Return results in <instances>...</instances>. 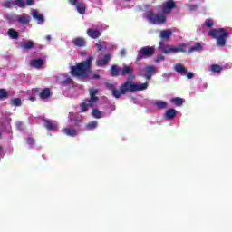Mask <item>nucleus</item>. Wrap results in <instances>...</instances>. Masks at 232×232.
Wrapping results in <instances>:
<instances>
[{
	"label": "nucleus",
	"instance_id": "28",
	"mask_svg": "<svg viewBox=\"0 0 232 232\" xmlns=\"http://www.w3.org/2000/svg\"><path fill=\"white\" fill-rule=\"evenodd\" d=\"M170 102L175 104V106H182V104H184V99L180 97H174L170 99Z\"/></svg>",
	"mask_w": 232,
	"mask_h": 232
},
{
	"label": "nucleus",
	"instance_id": "47",
	"mask_svg": "<svg viewBox=\"0 0 232 232\" xmlns=\"http://www.w3.org/2000/svg\"><path fill=\"white\" fill-rule=\"evenodd\" d=\"M198 8V6L196 5H190V10H197Z\"/></svg>",
	"mask_w": 232,
	"mask_h": 232
},
{
	"label": "nucleus",
	"instance_id": "49",
	"mask_svg": "<svg viewBox=\"0 0 232 232\" xmlns=\"http://www.w3.org/2000/svg\"><path fill=\"white\" fill-rule=\"evenodd\" d=\"M78 122H82V120H79Z\"/></svg>",
	"mask_w": 232,
	"mask_h": 232
},
{
	"label": "nucleus",
	"instance_id": "3",
	"mask_svg": "<svg viewBox=\"0 0 232 232\" xmlns=\"http://www.w3.org/2000/svg\"><path fill=\"white\" fill-rule=\"evenodd\" d=\"M208 35L212 37V39H216L217 46H220L222 48L226 46L227 37H229V32L225 28L211 29L208 32Z\"/></svg>",
	"mask_w": 232,
	"mask_h": 232
},
{
	"label": "nucleus",
	"instance_id": "2",
	"mask_svg": "<svg viewBox=\"0 0 232 232\" xmlns=\"http://www.w3.org/2000/svg\"><path fill=\"white\" fill-rule=\"evenodd\" d=\"M132 79L127 80L120 87V97L126 95V93H133V92H143V90H148V82L141 84H137Z\"/></svg>",
	"mask_w": 232,
	"mask_h": 232
},
{
	"label": "nucleus",
	"instance_id": "12",
	"mask_svg": "<svg viewBox=\"0 0 232 232\" xmlns=\"http://www.w3.org/2000/svg\"><path fill=\"white\" fill-rule=\"evenodd\" d=\"M105 87L107 90L112 92V96L115 97V99H121V91L115 89V84L111 82H105Z\"/></svg>",
	"mask_w": 232,
	"mask_h": 232
},
{
	"label": "nucleus",
	"instance_id": "26",
	"mask_svg": "<svg viewBox=\"0 0 232 232\" xmlns=\"http://www.w3.org/2000/svg\"><path fill=\"white\" fill-rule=\"evenodd\" d=\"M204 49L201 43H196L194 46L188 49V53H193V52H200Z\"/></svg>",
	"mask_w": 232,
	"mask_h": 232
},
{
	"label": "nucleus",
	"instance_id": "34",
	"mask_svg": "<svg viewBox=\"0 0 232 232\" xmlns=\"http://www.w3.org/2000/svg\"><path fill=\"white\" fill-rule=\"evenodd\" d=\"M99 126V123L96 121H91L86 125L87 130H95Z\"/></svg>",
	"mask_w": 232,
	"mask_h": 232
},
{
	"label": "nucleus",
	"instance_id": "9",
	"mask_svg": "<svg viewBox=\"0 0 232 232\" xmlns=\"http://www.w3.org/2000/svg\"><path fill=\"white\" fill-rule=\"evenodd\" d=\"M173 8H177V5L174 3L173 0H169L161 6L162 14H164L165 15H169V14H171V10H173Z\"/></svg>",
	"mask_w": 232,
	"mask_h": 232
},
{
	"label": "nucleus",
	"instance_id": "39",
	"mask_svg": "<svg viewBox=\"0 0 232 232\" xmlns=\"http://www.w3.org/2000/svg\"><path fill=\"white\" fill-rule=\"evenodd\" d=\"M214 23H213V20L211 19H207L205 21V26H207V28H212Z\"/></svg>",
	"mask_w": 232,
	"mask_h": 232
},
{
	"label": "nucleus",
	"instance_id": "29",
	"mask_svg": "<svg viewBox=\"0 0 232 232\" xmlns=\"http://www.w3.org/2000/svg\"><path fill=\"white\" fill-rule=\"evenodd\" d=\"M7 35L11 37V39H19V33H17L14 28H10L7 31Z\"/></svg>",
	"mask_w": 232,
	"mask_h": 232
},
{
	"label": "nucleus",
	"instance_id": "36",
	"mask_svg": "<svg viewBox=\"0 0 232 232\" xmlns=\"http://www.w3.org/2000/svg\"><path fill=\"white\" fill-rule=\"evenodd\" d=\"M11 104L13 106H21V104H23V102H21V98H14L11 100Z\"/></svg>",
	"mask_w": 232,
	"mask_h": 232
},
{
	"label": "nucleus",
	"instance_id": "40",
	"mask_svg": "<svg viewBox=\"0 0 232 232\" xmlns=\"http://www.w3.org/2000/svg\"><path fill=\"white\" fill-rule=\"evenodd\" d=\"M160 61H164V55H162V54H159V55L155 58V63H160Z\"/></svg>",
	"mask_w": 232,
	"mask_h": 232
},
{
	"label": "nucleus",
	"instance_id": "51",
	"mask_svg": "<svg viewBox=\"0 0 232 232\" xmlns=\"http://www.w3.org/2000/svg\"><path fill=\"white\" fill-rule=\"evenodd\" d=\"M125 1H130V0H125Z\"/></svg>",
	"mask_w": 232,
	"mask_h": 232
},
{
	"label": "nucleus",
	"instance_id": "1",
	"mask_svg": "<svg viewBox=\"0 0 232 232\" xmlns=\"http://www.w3.org/2000/svg\"><path fill=\"white\" fill-rule=\"evenodd\" d=\"M92 61H93V56H89L85 61L72 66L70 74L72 77L82 78L83 81H90V79H100L101 75L93 74V72L92 71Z\"/></svg>",
	"mask_w": 232,
	"mask_h": 232
},
{
	"label": "nucleus",
	"instance_id": "13",
	"mask_svg": "<svg viewBox=\"0 0 232 232\" xmlns=\"http://www.w3.org/2000/svg\"><path fill=\"white\" fill-rule=\"evenodd\" d=\"M110 61H111V54L106 53L104 54L102 59L96 61V66H99L100 68L102 66H106V64H108Z\"/></svg>",
	"mask_w": 232,
	"mask_h": 232
},
{
	"label": "nucleus",
	"instance_id": "8",
	"mask_svg": "<svg viewBox=\"0 0 232 232\" xmlns=\"http://www.w3.org/2000/svg\"><path fill=\"white\" fill-rule=\"evenodd\" d=\"M69 5L76 6V10L80 15H84L86 14V6L79 0H68Z\"/></svg>",
	"mask_w": 232,
	"mask_h": 232
},
{
	"label": "nucleus",
	"instance_id": "31",
	"mask_svg": "<svg viewBox=\"0 0 232 232\" xmlns=\"http://www.w3.org/2000/svg\"><path fill=\"white\" fill-rule=\"evenodd\" d=\"M13 6H18V8H24L26 2L24 0H14L13 1Z\"/></svg>",
	"mask_w": 232,
	"mask_h": 232
},
{
	"label": "nucleus",
	"instance_id": "38",
	"mask_svg": "<svg viewBox=\"0 0 232 232\" xmlns=\"http://www.w3.org/2000/svg\"><path fill=\"white\" fill-rule=\"evenodd\" d=\"M12 6H14V1H13V2L5 1V2L3 4V7H4V8H12Z\"/></svg>",
	"mask_w": 232,
	"mask_h": 232
},
{
	"label": "nucleus",
	"instance_id": "18",
	"mask_svg": "<svg viewBox=\"0 0 232 232\" xmlns=\"http://www.w3.org/2000/svg\"><path fill=\"white\" fill-rule=\"evenodd\" d=\"M44 64V61H43V59L39 58V59H33L30 61V66H32V68H43V65Z\"/></svg>",
	"mask_w": 232,
	"mask_h": 232
},
{
	"label": "nucleus",
	"instance_id": "16",
	"mask_svg": "<svg viewBox=\"0 0 232 232\" xmlns=\"http://www.w3.org/2000/svg\"><path fill=\"white\" fill-rule=\"evenodd\" d=\"M63 132L67 135V137H77V130L73 129L72 126L63 128Z\"/></svg>",
	"mask_w": 232,
	"mask_h": 232
},
{
	"label": "nucleus",
	"instance_id": "50",
	"mask_svg": "<svg viewBox=\"0 0 232 232\" xmlns=\"http://www.w3.org/2000/svg\"><path fill=\"white\" fill-rule=\"evenodd\" d=\"M3 150V147L0 146V151Z\"/></svg>",
	"mask_w": 232,
	"mask_h": 232
},
{
	"label": "nucleus",
	"instance_id": "30",
	"mask_svg": "<svg viewBox=\"0 0 232 232\" xmlns=\"http://www.w3.org/2000/svg\"><path fill=\"white\" fill-rule=\"evenodd\" d=\"M92 116L94 119H102V111H101L99 109L94 108L92 111Z\"/></svg>",
	"mask_w": 232,
	"mask_h": 232
},
{
	"label": "nucleus",
	"instance_id": "42",
	"mask_svg": "<svg viewBox=\"0 0 232 232\" xmlns=\"http://www.w3.org/2000/svg\"><path fill=\"white\" fill-rule=\"evenodd\" d=\"M27 144H29V146H34V144H35V140H34V138H28Z\"/></svg>",
	"mask_w": 232,
	"mask_h": 232
},
{
	"label": "nucleus",
	"instance_id": "20",
	"mask_svg": "<svg viewBox=\"0 0 232 232\" xmlns=\"http://www.w3.org/2000/svg\"><path fill=\"white\" fill-rule=\"evenodd\" d=\"M44 128H46V130H49L50 131L57 130V124L50 120H44Z\"/></svg>",
	"mask_w": 232,
	"mask_h": 232
},
{
	"label": "nucleus",
	"instance_id": "7",
	"mask_svg": "<svg viewBox=\"0 0 232 232\" xmlns=\"http://www.w3.org/2000/svg\"><path fill=\"white\" fill-rule=\"evenodd\" d=\"M153 55H155V48L153 46H144L138 51L136 61H142V59L153 57Z\"/></svg>",
	"mask_w": 232,
	"mask_h": 232
},
{
	"label": "nucleus",
	"instance_id": "24",
	"mask_svg": "<svg viewBox=\"0 0 232 232\" xmlns=\"http://www.w3.org/2000/svg\"><path fill=\"white\" fill-rule=\"evenodd\" d=\"M34 46H35V43H34V41L29 40L27 42H24L21 44V48L23 50H32V48H34Z\"/></svg>",
	"mask_w": 232,
	"mask_h": 232
},
{
	"label": "nucleus",
	"instance_id": "35",
	"mask_svg": "<svg viewBox=\"0 0 232 232\" xmlns=\"http://www.w3.org/2000/svg\"><path fill=\"white\" fill-rule=\"evenodd\" d=\"M70 84H73V80L71 77L62 81V86H70Z\"/></svg>",
	"mask_w": 232,
	"mask_h": 232
},
{
	"label": "nucleus",
	"instance_id": "10",
	"mask_svg": "<svg viewBox=\"0 0 232 232\" xmlns=\"http://www.w3.org/2000/svg\"><path fill=\"white\" fill-rule=\"evenodd\" d=\"M133 72H135V69L132 66L125 65L121 67L120 75L121 77H124V75H129V79H135V75H133Z\"/></svg>",
	"mask_w": 232,
	"mask_h": 232
},
{
	"label": "nucleus",
	"instance_id": "21",
	"mask_svg": "<svg viewBox=\"0 0 232 232\" xmlns=\"http://www.w3.org/2000/svg\"><path fill=\"white\" fill-rule=\"evenodd\" d=\"M174 117H177V110L175 109H169L165 112V119L168 121H172Z\"/></svg>",
	"mask_w": 232,
	"mask_h": 232
},
{
	"label": "nucleus",
	"instance_id": "27",
	"mask_svg": "<svg viewBox=\"0 0 232 232\" xmlns=\"http://www.w3.org/2000/svg\"><path fill=\"white\" fill-rule=\"evenodd\" d=\"M154 104L157 106L158 110H166L168 108V102L160 100L156 101Z\"/></svg>",
	"mask_w": 232,
	"mask_h": 232
},
{
	"label": "nucleus",
	"instance_id": "17",
	"mask_svg": "<svg viewBox=\"0 0 232 232\" xmlns=\"http://www.w3.org/2000/svg\"><path fill=\"white\" fill-rule=\"evenodd\" d=\"M171 35H173V32L170 29L162 30L160 34V39H163L164 41H169V39L171 38Z\"/></svg>",
	"mask_w": 232,
	"mask_h": 232
},
{
	"label": "nucleus",
	"instance_id": "43",
	"mask_svg": "<svg viewBox=\"0 0 232 232\" xmlns=\"http://www.w3.org/2000/svg\"><path fill=\"white\" fill-rule=\"evenodd\" d=\"M16 128H17V130H24V127H23V122H21V121H17L16 122Z\"/></svg>",
	"mask_w": 232,
	"mask_h": 232
},
{
	"label": "nucleus",
	"instance_id": "19",
	"mask_svg": "<svg viewBox=\"0 0 232 232\" xmlns=\"http://www.w3.org/2000/svg\"><path fill=\"white\" fill-rule=\"evenodd\" d=\"M87 35L91 37V39H98V37H101V31L89 28L87 29Z\"/></svg>",
	"mask_w": 232,
	"mask_h": 232
},
{
	"label": "nucleus",
	"instance_id": "41",
	"mask_svg": "<svg viewBox=\"0 0 232 232\" xmlns=\"http://www.w3.org/2000/svg\"><path fill=\"white\" fill-rule=\"evenodd\" d=\"M96 48H98V52H102V43L101 41H99L98 43H96Z\"/></svg>",
	"mask_w": 232,
	"mask_h": 232
},
{
	"label": "nucleus",
	"instance_id": "37",
	"mask_svg": "<svg viewBox=\"0 0 232 232\" xmlns=\"http://www.w3.org/2000/svg\"><path fill=\"white\" fill-rule=\"evenodd\" d=\"M8 92L5 89H0V99H6Z\"/></svg>",
	"mask_w": 232,
	"mask_h": 232
},
{
	"label": "nucleus",
	"instance_id": "48",
	"mask_svg": "<svg viewBox=\"0 0 232 232\" xmlns=\"http://www.w3.org/2000/svg\"><path fill=\"white\" fill-rule=\"evenodd\" d=\"M45 39H46V41H51V40H52V36H51V35H47V36L45 37Z\"/></svg>",
	"mask_w": 232,
	"mask_h": 232
},
{
	"label": "nucleus",
	"instance_id": "22",
	"mask_svg": "<svg viewBox=\"0 0 232 232\" xmlns=\"http://www.w3.org/2000/svg\"><path fill=\"white\" fill-rule=\"evenodd\" d=\"M174 69H175V72H177L178 73H180V75H186V73H188V69H186V67H184L182 63L176 64Z\"/></svg>",
	"mask_w": 232,
	"mask_h": 232
},
{
	"label": "nucleus",
	"instance_id": "52",
	"mask_svg": "<svg viewBox=\"0 0 232 232\" xmlns=\"http://www.w3.org/2000/svg\"><path fill=\"white\" fill-rule=\"evenodd\" d=\"M0 137H1V133H0Z\"/></svg>",
	"mask_w": 232,
	"mask_h": 232
},
{
	"label": "nucleus",
	"instance_id": "5",
	"mask_svg": "<svg viewBox=\"0 0 232 232\" xmlns=\"http://www.w3.org/2000/svg\"><path fill=\"white\" fill-rule=\"evenodd\" d=\"M186 46H188V44H181L178 46H173V45H169V44H164L163 41H160L159 43V48L160 50L161 53H163L165 55H169V53H186Z\"/></svg>",
	"mask_w": 232,
	"mask_h": 232
},
{
	"label": "nucleus",
	"instance_id": "14",
	"mask_svg": "<svg viewBox=\"0 0 232 232\" xmlns=\"http://www.w3.org/2000/svg\"><path fill=\"white\" fill-rule=\"evenodd\" d=\"M72 44L77 48H84L86 47V39L82 37H76L72 40Z\"/></svg>",
	"mask_w": 232,
	"mask_h": 232
},
{
	"label": "nucleus",
	"instance_id": "44",
	"mask_svg": "<svg viewBox=\"0 0 232 232\" xmlns=\"http://www.w3.org/2000/svg\"><path fill=\"white\" fill-rule=\"evenodd\" d=\"M187 79H193V77H195V74H193V72H187Z\"/></svg>",
	"mask_w": 232,
	"mask_h": 232
},
{
	"label": "nucleus",
	"instance_id": "46",
	"mask_svg": "<svg viewBox=\"0 0 232 232\" xmlns=\"http://www.w3.org/2000/svg\"><path fill=\"white\" fill-rule=\"evenodd\" d=\"M121 57H126V50L125 49H122L121 52H120Z\"/></svg>",
	"mask_w": 232,
	"mask_h": 232
},
{
	"label": "nucleus",
	"instance_id": "11",
	"mask_svg": "<svg viewBox=\"0 0 232 232\" xmlns=\"http://www.w3.org/2000/svg\"><path fill=\"white\" fill-rule=\"evenodd\" d=\"M15 21L18 24H30V21H32V17L30 15L20 14L15 16Z\"/></svg>",
	"mask_w": 232,
	"mask_h": 232
},
{
	"label": "nucleus",
	"instance_id": "23",
	"mask_svg": "<svg viewBox=\"0 0 232 232\" xmlns=\"http://www.w3.org/2000/svg\"><path fill=\"white\" fill-rule=\"evenodd\" d=\"M49 97H52V92L50 91V88H44L40 92V99H49Z\"/></svg>",
	"mask_w": 232,
	"mask_h": 232
},
{
	"label": "nucleus",
	"instance_id": "33",
	"mask_svg": "<svg viewBox=\"0 0 232 232\" xmlns=\"http://www.w3.org/2000/svg\"><path fill=\"white\" fill-rule=\"evenodd\" d=\"M210 70L213 72V73H220V72H222V66L218 64H212Z\"/></svg>",
	"mask_w": 232,
	"mask_h": 232
},
{
	"label": "nucleus",
	"instance_id": "4",
	"mask_svg": "<svg viewBox=\"0 0 232 232\" xmlns=\"http://www.w3.org/2000/svg\"><path fill=\"white\" fill-rule=\"evenodd\" d=\"M90 99L84 100V102L80 104L81 111L82 113H86L88 111V107L93 108L95 104L99 102V97H97V93H99V90L95 88H92L89 90Z\"/></svg>",
	"mask_w": 232,
	"mask_h": 232
},
{
	"label": "nucleus",
	"instance_id": "25",
	"mask_svg": "<svg viewBox=\"0 0 232 232\" xmlns=\"http://www.w3.org/2000/svg\"><path fill=\"white\" fill-rule=\"evenodd\" d=\"M121 67L117 65H112L111 68V77H119L121 75Z\"/></svg>",
	"mask_w": 232,
	"mask_h": 232
},
{
	"label": "nucleus",
	"instance_id": "45",
	"mask_svg": "<svg viewBox=\"0 0 232 232\" xmlns=\"http://www.w3.org/2000/svg\"><path fill=\"white\" fill-rule=\"evenodd\" d=\"M27 6H32L34 5V0H26Z\"/></svg>",
	"mask_w": 232,
	"mask_h": 232
},
{
	"label": "nucleus",
	"instance_id": "15",
	"mask_svg": "<svg viewBox=\"0 0 232 232\" xmlns=\"http://www.w3.org/2000/svg\"><path fill=\"white\" fill-rule=\"evenodd\" d=\"M153 73H155V67L153 65H149L145 68V74L143 77L147 79V81H150V79L153 77Z\"/></svg>",
	"mask_w": 232,
	"mask_h": 232
},
{
	"label": "nucleus",
	"instance_id": "6",
	"mask_svg": "<svg viewBox=\"0 0 232 232\" xmlns=\"http://www.w3.org/2000/svg\"><path fill=\"white\" fill-rule=\"evenodd\" d=\"M147 18L151 24H164L167 21L166 15L163 13L155 14L153 11L148 12Z\"/></svg>",
	"mask_w": 232,
	"mask_h": 232
},
{
	"label": "nucleus",
	"instance_id": "32",
	"mask_svg": "<svg viewBox=\"0 0 232 232\" xmlns=\"http://www.w3.org/2000/svg\"><path fill=\"white\" fill-rule=\"evenodd\" d=\"M33 17H34V19H36V21L44 23V16H43V14H39V12H37V11L33 13Z\"/></svg>",
	"mask_w": 232,
	"mask_h": 232
}]
</instances>
